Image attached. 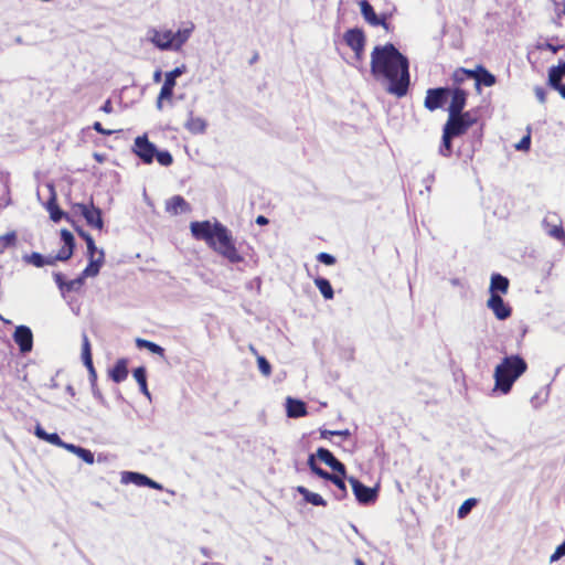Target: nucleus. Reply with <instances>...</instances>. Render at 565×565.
Returning <instances> with one entry per match:
<instances>
[{
  "label": "nucleus",
  "instance_id": "obj_60",
  "mask_svg": "<svg viewBox=\"0 0 565 565\" xmlns=\"http://www.w3.org/2000/svg\"><path fill=\"white\" fill-rule=\"evenodd\" d=\"M256 223H257L258 225H267V224L269 223V221H268V218H267L266 216H264V215H258V216L256 217Z\"/></svg>",
  "mask_w": 565,
  "mask_h": 565
},
{
  "label": "nucleus",
  "instance_id": "obj_41",
  "mask_svg": "<svg viewBox=\"0 0 565 565\" xmlns=\"http://www.w3.org/2000/svg\"><path fill=\"white\" fill-rule=\"evenodd\" d=\"M186 128L193 134L203 132L206 129V122L200 118H191L186 122Z\"/></svg>",
  "mask_w": 565,
  "mask_h": 565
},
{
  "label": "nucleus",
  "instance_id": "obj_38",
  "mask_svg": "<svg viewBox=\"0 0 565 565\" xmlns=\"http://www.w3.org/2000/svg\"><path fill=\"white\" fill-rule=\"evenodd\" d=\"M452 138H456V137L452 136L447 130L443 129V142H441V146L439 149V152L441 156L450 157V154L452 152V145H451Z\"/></svg>",
  "mask_w": 565,
  "mask_h": 565
},
{
  "label": "nucleus",
  "instance_id": "obj_44",
  "mask_svg": "<svg viewBox=\"0 0 565 565\" xmlns=\"http://www.w3.org/2000/svg\"><path fill=\"white\" fill-rule=\"evenodd\" d=\"M477 504V499L470 498L463 501V503L458 509V518L463 519L466 518L473 507Z\"/></svg>",
  "mask_w": 565,
  "mask_h": 565
},
{
  "label": "nucleus",
  "instance_id": "obj_1",
  "mask_svg": "<svg viewBox=\"0 0 565 565\" xmlns=\"http://www.w3.org/2000/svg\"><path fill=\"white\" fill-rule=\"evenodd\" d=\"M527 369L529 365L521 355L512 354L504 356L494 369V388L502 394L510 393L513 384Z\"/></svg>",
  "mask_w": 565,
  "mask_h": 565
},
{
  "label": "nucleus",
  "instance_id": "obj_19",
  "mask_svg": "<svg viewBox=\"0 0 565 565\" xmlns=\"http://www.w3.org/2000/svg\"><path fill=\"white\" fill-rule=\"evenodd\" d=\"M166 212L173 216L185 214L191 212V206L183 196L174 195L166 202Z\"/></svg>",
  "mask_w": 565,
  "mask_h": 565
},
{
  "label": "nucleus",
  "instance_id": "obj_33",
  "mask_svg": "<svg viewBox=\"0 0 565 565\" xmlns=\"http://www.w3.org/2000/svg\"><path fill=\"white\" fill-rule=\"evenodd\" d=\"M315 285L319 289V291L321 292V295L323 296L324 299L330 300L333 298V296H334L333 288L328 279L322 278V277H317L315 279Z\"/></svg>",
  "mask_w": 565,
  "mask_h": 565
},
{
  "label": "nucleus",
  "instance_id": "obj_35",
  "mask_svg": "<svg viewBox=\"0 0 565 565\" xmlns=\"http://www.w3.org/2000/svg\"><path fill=\"white\" fill-rule=\"evenodd\" d=\"M136 345L138 348H140V349H147L151 353L158 354L160 356H164V349L162 347L158 345L157 343L151 342L149 340L138 338L136 340Z\"/></svg>",
  "mask_w": 565,
  "mask_h": 565
},
{
  "label": "nucleus",
  "instance_id": "obj_13",
  "mask_svg": "<svg viewBox=\"0 0 565 565\" xmlns=\"http://www.w3.org/2000/svg\"><path fill=\"white\" fill-rule=\"evenodd\" d=\"M122 483H134L138 487H149L156 490H162L163 487L157 481L150 479L146 475L132 471H125L121 473Z\"/></svg>",
  "mask_w": 565,
  "mask_h": 565
},
{
  "label": "nucleus",
  "instance_id": "obj_26",
  "mask_svg": "<svg viewBox=\"0 0 565 565\" xmlns=\"http://www.w3.org/2000/svg\"><path fill=\"white\" fill-rule=\"evenodd\" d=\"M105 263L104 250L98 252L97 258H89L88 265L82 271L83 277H95L98 275L100 267Z\"/></svg>",
  "mask_w": 565,
  "mask_h": 565
},
{
  "label": "nucleus",
  "instance_id": "obj_14",
  "mask_svg": "<svg viewBox=\"0 0 565 565\" xmlns=\"http://www.w3.org/2000/svg\"><path fill=\"white\" fill-rule=\"evenodd\" d=\"M166 76H164V79H163V85L160 89V93H159V96H158V100H157V106L159 109L162 108V103L163 102H170L172 99V96H173V88L175 86V79L177 77H179L182 73H164Z\"/></svg>",
  "mask_w": 565,
  "mask_h": 565
},
{
  "label": "nucleus",
  "instance_id": "obj_15",
  "mask_svg": "<svg viewBox=\"0 0 565 565\" xmlns=\"http://www.w3.org/2000/svg\"><path fill=\"white\" fill-rule=\"evenodd\" d=\"M361 14L364 20L371 24L372 26H383L386 31L388 30V24L386 22V17H379L371 3L367 0L360 1Z\"/></svg>",
  "mask_w": 565,
  "mask_h": 565
},
{
  "label": "nucleus",
  "instance_id": "obj_3",
  "mask_svg": "<svg viewBox=\"0 0 565 565\" xmlns=\"http://www.w3.org/2000/svg\"><path fill=\"white\" fill-rule=\"evenodd\" d=\"M371 71H409V61L392 43L377 45L371 54Z\"/></svg>",
  "mask_w": 565,
  "mask_h": 565
},
{
  "label": "nucleus",
  "instance_id": "obj_61",
  "mask_svg": "<svg viewBox=\"0 0 565 565\" xmlns=\"http://www.w3.org/2000/svg\"><path fill=\"white\" fill-rule=\"evenodd\" d=\"M456 71H470V70L466 68V67H458V68H456ZM472 71L481 72V71H487V68L482 65H477Z\"/></svg>",
  "mask_w": 565,
  "mask_h": 565
},
{
  "label": "nucleus",
  "instance_id": "obj_20",
  "mask_svg": "<svg viewBox=\"0 0 565 565\" xmlns=\"http://www.w3.org/2000/svg\"><path fill=\"white\" fill-rule=\"evenodd\" d=\"M450 95L451 100L448 107V115H459L466 107L468 94L461 88H455L451 90Z\"/></svg>",
  "mask_w": 565,
  "mask_h": 565
},
{
  "label": "nucleus",
  "instance_id": "obj_22",
  "mask_svg": "<svg viewBox=\"0 0 565 565\" xmlns=\"http://www.w3.org/2000/svg\"><path fill=\"white\" fill-rule=\"evenodd\" d=\"M345 43L355 52L360 53L365 43V36L360 29H350L344 33Z\"/></svg>",
  "mask_w": 565,
  "mask_h": 565
},
{
  "label": "nucleus",
  "instance_id": "obj_43",
  "mask_svg": "<svg viewBox=\"0 0 565 565\" xmlns=\"http://www.w3.org/2000/svg\"><path fill=\"white\" fill-rule=\"evenodd\" d=\"M345 476H342V475H333L332 478H331V482L339 489L340 491V494L338 495V499H343L347 497L348 492H347V487H345V483H344V478Z\"/></svg>",
  "mask_w": 565,
  "mask_h": 565
},
{
  "label": "nucleus",
  "instance_id": "obj_23",
  "mask_svg": "<svg viewBox=\"0 0 565 565\" xmlns=\"http://www.w3.org/2000/svg\"><path fill=\"white\" fill-rule=\"evenodd\" d=\"M509 287L510 281L507 277L501 274H492L489 287L490 295H507Z\"/></svg>",
  "mask_w": 565,
  "mask_h": 565
},
{
  "label": "nucleus",
  "instance_id": "obj_45",
  "mask_svg": "<svg viewBox=\"0 0 565 565\" xmlns=\"http://www.w3.org/2000/svg\"><path fill=\"white\" fill-rule=\"evenodd\" d=\"M331 436H341L343 439H349L351 436V433L349 429H344V430L320 429V438L329 439Z\"/></svg>",
  "mask_w": 565,
  "mask_h": 565
},
{
  "label": "nucleus",
  "instance_id": "obj_8",
  "mask_svg": "<svg viewBox=\"0 0 565 565\" xmlns=\"http://www.w3.org/2000/svg\"><path fill=\"white\" fill-rule=\"evenodd\" d=\"M73 210L75 213H79L86 221L87 225L90 227L103 230L104 221L102 216V210L96 207L90 199L88 204L84 203H75L73 204Z\"/></svg>",
  "mask_w": 565,
  "mask_h": 565
},
{
  "label": "nucleus",
  "instance_id": "obj_30",
  "mask_svg": "<svg viewBox=\"0 0 565 565\" xmlns=\"http://www.w3.org/2000/svg\"><path fill=\"white\" fill-rule=\"evenodd\" d=\"M34 434L40 439L45 440L54 446L60 447V445H63V440L56 433H46L40 424L35 426Z\"/></svg>",
  "mask_w": 565,
  "mask_h": 565
},
{
  "label": "nucleus",
  "instance_id": "obj_2",
  "mask_svg": "<svg viewBox=\"0 0 565 565\" xmlns=\"http://www.w3.org/2000/svg\"><path fill=\"white\" fill-rule=\"evenodd\" d=\"M194 25L191 22L183 24L177 31L166 28H150L146 33V41L160 51H179L190 39Z\"/></svg>",
  "mask_w": 565,
  "mask_h": 565
},
{
  "label": "nucleus",
  "instance_id": "obj_62",
  "mask_svg": "<svg viewBox=\"0 0 565 565\" xmlns=\"http://www.w3.org/2000/svg\"><path fill=\"white\" fill-rule=\"evenodd\" d=\"M154 82L159 83L162 81V73H153Z\"/></svg>",
  "mask_w": 565,
  "mask_h": 565
},
{
  "label": "nucleus",
  "instance_id": "obj_47",
  "mask_svg": "<svg viewBox=\"0 0 565 565\" xmlns=\"http://www.w3.org/2000/svg\"><path fill=\"white\" fill-rule=\"evenodd\" d=\"M84 279H85V277H83V275H81L79 277H77L75 279L66 281L65 286H64V289L66 291H77V290H79L83 287Z\"/></svg>",
  "mask_w": 565,
  "mask_h": 565
},
{
  "label": "nucleus",
  "instance_id": "obj_27",
  "mask_svg": "<svg viewBox=\"0 0 565 565\" xmlns=\"http://www.w3.org/2000/svg\"><path fill=\"white\" fill-rule=\"evenodd\" d=\"M287 415L291 418H298L307 415L306 404L300 399H287Z\"/></svg>",
  "mask_w": 565,
  "mask_h": 565
},
{
  "label": "nucleus",
  "instance_id": "obj_12",
  "mask_svg": "<svg viewBox=\"0 0 565 565\" xmlns=\"http://www.w3.org/2000/svg\"><path fill=\"white\" fill-rule=\"evenodd\" d=\"M487 307L493 312L498 320H507L512 315V308L500 295H490Z\"/></svg>",
  "mask_w": 565,
  "mask_h": 565
},
{
  "label": "nucleus",
  "instance_id": "obj_29",
  "mask_svg": "<svg viewBox=\"0 0 565 565\" xmlns=\"http://www.w3.org/2000/svg\"><path fill=\"white\" fill-rule=\"evenodd\" d=\"M548 85L565 98V73H548Z\"/></svg>",
  "mask_w": 565,
  "mask_h": 565
},
{
  "label": "nucleus",
  "instance_id": "obj_56",
  "mask_svg": "<svg viewBox=\"0 0 565 565\" xmlns=\"http://www.w3.org/2000/svg\"><path fill=\"white\" fill-rule=\"evenodd\" d=\"M547 71H565V61H558L557 64L548 66Z\"/></svg>",
  "mask_w": 565,
  "mask_h": 565
},
{
  "label": "nucleus",
  "instance_id": "obj_58",
  "mask_svg": "<svg viewBox=\"0 0 565 565\" xmlns=\"http://www.w3.org/2000/svg\"><path fill=\"white\" fill-rule=\"evenodd\" d=\"M100 110L106 113V114H110L113 113V104H111V100L110 99H107L104 105L100 107Z\"/></svg>",
  "mask_w": 565,
  "mask_h": 565
},
{
  "label": "nucleus",
  "instance_id": "obj_50",
  "mask_svg": "<svg viewBox=\"0 0 565 565\" xmlns=\"http://www.w3.org/2000/svg\"><path fill=\"white\" fill-rule=\"evenodd\" d=\"M564 555H565V541L556 547L555 552L550 557V562L551 563L556 562Z\"/></svg>",
  "mask_w": 565,
  "mask_h": 565
},
{
  "label": "nucleus",
  "instance_id": "obj_28",
  "mask_svg": "<svg viewBox=\"0 0 565 565\" xmlns=\"http://www.w3.org/2000/svg\"><path fill=\"white\" fill-rule=\"evenodd\" d=\"M46 209L50 213V217L53 222L57 223L60 222L62 218H66L67 221H71V217L68 214L64 213L57 202H56V198L55 196H52L49 202H47V205H46Z\"/></svg>",
  "mask_w": 565,
  "mask_h": 565
},
{
  "label": "nucleus",
  "instance_id": "obj_11",
  "mask_svg": "<svg viewBox=\"0 0 565 565\" xmlns=\"http://www.w3.org/2000/svg\"><path fill=\"white\" fill-rule=\"evenodd\" d=\"M543 227L547 235L559 241L565 242V231L562 221L555 213L547 214L543 220Z\"/></svg>",
  "mask_w": 565,
  "mask_h": 565
},
{
  "label": "nucleus",
  "instance_id": "obj_48",
  "mask_svg": "<svg viewBox=\"0 0 565 565\" xmlns=\"http://www.w3.org/2000/svg\"><path fill=\"white\" fill-rule=\"evenodd\" d=\"M76 456L88 465L94 463V454L89 449L79 447V449H77Z\"/></svg>",
  "mask_w": 565,
  "mask_h": 565
},
{
  "label": "nucleus",
  "instance_id": "obj_53",
  "mask_svg": "<svg viewBox=\"0 0 565 565\" xmlns=\"http://www.w3.org/2000/svg\"><path fill=\"white\" fill-rule=\"evenodd\" d=\"M93 129H94L95 131H97L98 134H102V135H105V136H110V135L114 132V131H113V130H110V129H105V128L103 127V125H102L99 121H95V122L93 124Z\"/></svg>",
  "mask_w": 565,
  "mask_h": 565
},
{
  "label": "nucleus",
  "instance_id": "obj_55",
  "mask_svg": "<svg viewBox=\"0 0 565 565\" xmlns=\"http://www.w3.org/2000/svg\"><path fill=\"white\" fill-rule=\"evenodd\" d=\"M534 92L540 103L544 104L546 102V93L544 88L535 87Z\"/></svg>",
  "mask_w": 565,
  "mask_h": 565
},
{
  "label": "nucleus",
  "instance_id": "obj_54",
  "mask_svg": "<svg viewBox=\"0 0 565 565\" xmlns=\"http://www.w3.org/2000/svg\"><path fill=\"white\" fill-rule=\"evenodd\" d=\"M85 366L87 367L90 382L95 383L97 381V373H96V370L94 367V364L90 363V364H86Z\"/></svg>",
  "mask_w": 565,
  "mask_h": 565
},
{
  "label": "nucleus",
  "instance_id": "obj_64",
  "mask_svg": "<svg viewBox=\"0 0 565 565\" xmlns=\"http://www.w3.org/2000/svg\"><path fill=\"white\" fill-rule=\"evenodd\" d=\"M172 71L179 72V71H182V70H181V67H175Z\"/></svg>",
  "mask_w": 565,
  "mask_h": 565
},
{
  "label": "nucleus",
  "instance_id": "obj_10",
  "mask_svg": "<svg viewBox=\"0 0 565 565\" xmlns=\"http://www.w3.org/2000/svg\"><path fill=\"white\" fill-rule=\"evenodd\" d=\"M450 93L451 89L447 87L428 89L424 102L425 107L430 111L441 108L450 96Z\"/></svg>",
  "mask_w": 565,
  "mask_h": 565
},
{
  "label": "nucleus",
  "instance_id": "obj_52",
  "mask_svg": "<svg viewBox=\"0 0 565 565\" xmlns=\"http://www.w3.org/2000/svg\"><path fill=\"white\" fill-rule=\"evenodd\" d=\"M531 145V137L530 135L524 136L520 142L515 146L518 150H529Z\"/></svg>",
  "mask_w": 565,
  "mask_h": 565
},
{
  "label": "nucleus",
  "instance_id": "obj_31",
  "mask_svg": "<svg viewBox=\"0 0 565 565\" xmlns=\"http://www.w3.org/2000/svg\"><path fill=\"white\" fill-rule=\"evenodd\" d=\"M298 492L303 497V499L308 503H311V504L318 505V507L319 505H321V507H326L327 505V501L319 493L311 492V491H309L305 487H299L298 488Z\"/></svg>",
  "mask_w": 565,
  "mask_h": 565
},
{
  "label": "nucleus",
  "instance_id": "obj_17",
  "mask_svg": "<svg viewBox=\"0 0 565 565\" xmlns=\"http://www.w3.org/2000/svg\"><path fill=\"white\" fill-rule=\"evenodd\" d=\"M190 228L195 239L204 241L212 245V224L209 221L192 222Z\"/></svg>",
  "mask_w": 565,
  "mask_h": 565
},
{
  "label": "nucleus",
  "instance_id": "obj_36",
  "mask_svg": "<svg viewBox=\"0 0 565 565\" xmlns=\"http://www.w3.org/2000/svg\"><path fill=\"white\" fill-rule=\"evenodd\" d=\"M18 237L14 231L8 232L0 236V254H3L8 248L17 245Z\"/></svg>",
  "mask_w": 565,
  "mask_h": 565
},
{
  "label": "nucleus",
  "instance_id": "obj_21",
  "mask_svg": "<svg viewBox=\"0 0 565 565\" xmlns=\"http://www.w3.org/2000/svg\"><path fill=\"white\" fill-rule=\"evenodd\" d=\"M469 126L462 121L459 115H448V119L444 126V129L450 132L455 137L465 135L469 130Z\"/></svg>",
  "mask_w": 565,
  "mask_h": 565
},
{
  "label": "nucleus",
  "instance_id": "obj_40",
  "mask_svg": "<svg viewBox=\"0 0 565 565\" xmlns=\"http://www.w3.org/2000/svg\"><path fill=\"white\" fill-rule=\"evenodd\" d=\"M308 465H309L310 469L312 470V472H315L317 476H319L320 478H322L324 480L330 481L332 476L334 475V473H330V472L323 470L322 468L318 467L316 465V460H315V456L313 455L309 456Z\"/></svg>",
  "mask_w": 565,
  "mask_h": 565
},
{
  "label": "nucleus",
  "instance_id": "obj_6",
  "mask_svg": "<svg viewBox=\"0 0 565 565\" xmlns=\"http://www.w3.org/2000/svg\"><path fill=\"white\" fill-rule=\"evenodd\" d=\"M132 151L146 164L152 163L154 157L159 164L163 167H169L173 162L172 154L167 150L158 151L156 146L149 141L147 135L138 136L135 139Z\"/></svg>",
  "mask_w": 565,
  "mask_h": 565
},
{
  "label": "nucleus",
  "instance_id": "obj_9",
  "mask_svg": "<svg viewBox=\"0 0 565 565\" xmlns=\"http://www.w3.org/2000/svg\"><path fill=\"white\" fill-rule=\"evenodd\" d=\"M352 491L360 504H372L377 500V489L364 486L354 477L349 478Z\"/></svg>",
  "mask_w": 565,
  "mask_h": 565
},
{
  "label": "nucleus",
  "instance_id": "obj_59",
  "mask_svg": "<svg viewBox=\"0 0 565 565\" xmlns=\"http://www.w3.org/2000/svg\"><path fill=\"white\" fill-rule=\"evenodd\" d=\"M55 282L58 285L61 289H64L65 282L63 279V275L61 273H57L54 275Z\"/></svg>",
  "mask_w": 565,
  "mask_h": 565
},
{
  "label": "nucleus",
  "instance_id": "obj_34",
  "mask_svg": "<svg viewBox=\"0 0 565 565\" xmlns=\"http://www.w3.org/2000/svg\"><path fill=\"white\" fill-rule=\"evenodd\" d=\"M249 351L256 356L257 365H258L260 373L266 377L270 376L271 375V365L267 361V359L263 355H259L257 350L253 345H249Z\"/></svg>",
  "mask_w": 565,
  "mask_h": 565
},
{
  "label": "nucleus",
  "instance_id": "obj_5",
  "mask_svg": "<svg viewBox=\"0 0 565 565\" xmlns=\"http://www.w3.org/2000/svg\"><path fill=\"white\" fill-rule=\"evenodd\" d=\"M61 238L63 241V246L60 248L55 256L44 257L40 253H32L26 257V260L34 265L35 267H43L45 265H55L56 262H66L68 260L74 253L75 248V239L73 234L68 230L61 231Z\"/></svg>",
  "mask_w": 565,
  "mask_h": 565
},
{
  "label": "nucleus",
  "instance_id": "obj_39",
  "mask_svg": "<svg viewBox=\"0 0 565 565\" xmlns=\"http://www.w3.org/2000/svg\"><path fill=\"white\" fill-rule=\"evenodd\" d=\"M562 47V45H554L552 43H550L548 41L544 40V41H540L536 45V49L535 51H532L529 53V58L531 60L535 54L536 52H540V51H550L552 54L556 53L559 49Z\"/></svg>",
  "mask_w": 565,
  "mask_h": 565
},
{
  "label": "nucleus",
  "instance_id": "obj_42",
  "mask_svg": "<svg viewBox=\"0 0 565 565\" xmlns=\"http://www.w3.org/2000/svg\"><path fill=\"white\" fill-rule=\"evenodd\" d=\"M82 359H83L84 365L93 363L90 342H89L87 335L83 337Z\"/></svg>",
  "mask_w": 565,
  "mask_h": 565
},
{
  "label": "nucleus",
  "instance_id": "obj_18",
  "mask_svg": "<svg viewBox=\"0 0 565 565\" xmlns=\"http://www.w3.org/2000/svg\"><path fill=\"white\" fill-rule=\"evenodd\" d=\"M317 457L339 475L345 476V466L339 461L333 454L326 448H318Z\"/></svg>",
  "mask_w": 565,
  "mask_h": 565
},
{
  "label": "nucleus",
  "instance_id": "obj_24",
  "mask_svg": "<svg viewBox=\"0 0 565 565\" xmlns=\"http://www.w3.org/2000/svg\"><path fill=\"white\" fill-rule=\"evenodd\" d=\"M462 76L456 77L457 82L463 81L465 76L468 78H475V85L479 89L481 85L492 86L495 83L493 73H461Z\"/></svg>",
  "mask_w": 565,
  "mask_h": 565
},
{
  "label": "nucleus",
  "instance_id": "obj_16",
  "mask_svg": "<svg viewBox=\"0 0 565 565\" xmlns=\"http://www.w3.org/2000/svg\"><path fill=\"white\" fill-rule=\"evenodd\" d=\"M13 340L23 353L30 352L33 347V334L29 327L19 326L13 333Z\"/></svg>",
  "mask_w": 565,
  "mask_h": 565
},
{
  "label": "nucleus",
  "instance_id": "obj_32",
  "mask_svg": "<svg viewBox=\"0 0 565 565\" xmlns=\"http://www.w3.org/2000/svg\"><path fill=\"white\" fill-rule=\"evenodd\" d=\"M77 233L86 243L88 258H97L98 252L100 249H97V247L95 245V241L92 237V235L89 233L83 231L82 228H77Z\"/></svg>",
  "mask_w": 565,
  "mask_h": 565
},
{
  "label": "nucleus",
  "instance_id": "obj_4",
  "mask_svg": "<svg viewBox=\"0 0 565 565\" xmlns=\"http://www.w3.org/2000/svg\"><path fill=\"white\" fill-rule=\"evenodd\" d=\"M214 250L231 264L244 262V256L232 232L216 221H214Z\"/></svg>",
  "mask_w": 565,
  "mask_h": 565
},
{
  "label": "nucleus",
  "instance_id": "obj_57",
  "mask_svg": "<svg viewBox=\"0 0 565 565\" xmlns=\"http://www.w3.org/2000/svg\"><path fill=\"white\" fill-rule=\"evenodd\" d=\"M60 447L65 448L66 450L73 452L75 455L77 452V449H79V446H76V445H73V444H67L65 441H63V445H60Z\"/></svg>",
  "mask_w": 565,
  "mask_h": 565
},
{
  "label": "nucleus",
  "instance_id": "obj_46",
  "mask_svg": "<svg viewBox=\"0 0 565 565\" xmlns=\"http://www.w3.org/2000/svg\"><path fill=\"white\" fill-rule=\"evenodd\" d=\"M554 4V11H555V19L554 22L557 25H561L559 20L563 15H565V0L557 1V0H551Z\"/></svg>",
  "mask_w": 565,
  "mask_h": 565
},
{
  "label": "nucleus",
  "instance_id": "obj_25",
  "mask_svg": "<svg viewBox=\"0 0 565 565\" xmlns=\"http://www.w3.org/2000/svg\"><path fill=\"white\" fill-rule=\"evenodd\" d=\"M128 376V362L126 359H119L113 366V369L109 370V377L115 383H121L124 382Z\"/></svg>",
  "mask_w": 565,
  "mask_h": 565
},
{
  "label": "nucleus",
  "instance_id": "obj_37",
  "mask_svg": "<svg viewBox=\"0 0 565 565\" xmlns=\"http://www.w3.org/2000/svg\"><path fill=\"white\" fill-rule=\"evenodd\" d=\"M134 377L135 380L137 381V383L139 384V387H140V391L149 396V391H148V385H147V373H146V369L143 366H139L137 369L134 370Z\"/></svg>",
  "mask_w": 565,
  "mask_h": 565
},
{
  "label": "nucleus",
  "instance_id": "obj_51",
  "mask_svg": "<svg viewBox=\"0 0 565 565\" xmlns=\"http://www.w3.org/2000/svg\"><path fill=\"white\" fill-rule=\"evenodd\" d=\"M460 116L463 122H466L469 127H472L477 122V118L472 116L470 111H460Z\"/></svg>",
  "mask_w": 565,
  "mask_h": 565
},
{
  "label": "nucleus",
  "instance_id": "obj_63",
  "mask_svg": "<svg viewBox=\"0 0 565 565\" xmlns=\"http://www.w3.org/2000/svg\"><path fill=\"white\" fill-rule=\"evenodd\" d=\"M354 564L355 565H365V563L361 558H356Z\"/></svg>",
  "mask_w": 565,
  "mask_h": 565
},
{
  "label": "nucleus",
  "instance_id": "obj_7",
  "mask_svg": "<svg viewBox=\"0 0 565 565\" xmlns=\"http://www.w3.org/2000/svg\"><path fill=\"white\" fill-rule=\"evenodd\" d=\"M374 78L390 94L403 97L411 83L409 73H372Z\"/></svg>",
  "mask_w": 565,
  "mask_h": 565
},
{
  "label": "nucleus",
  "instance_id": "obj_49",
  "mask_svg": "<svg viewBox=\"0 0 565 565\" xmlns=\"http://www.w3.org/2000/svg\"><path fill=\"white\" fill-rule=\"evenodd\" d=\"M317 259L318 262L324 264V265H328V266H332L337 263V259L334 256H332L331 254H328V253H319L317 255Z\"/></svg>",
  "mask_w": 565,
  "mask_h": 565
}]
</instances>
